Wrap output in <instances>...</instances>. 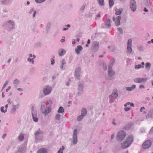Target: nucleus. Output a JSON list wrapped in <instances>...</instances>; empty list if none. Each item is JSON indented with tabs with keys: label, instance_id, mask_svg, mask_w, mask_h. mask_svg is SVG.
I'll return each instance as SVG.
<instances>
[{
	"label": "nucleus",
	"instance_id": "nucleus-1",
	"mask_svg": "<svg viewBox=\"0 0 153 153\" xmlns=\"http://www.w3.org/2000/svg\"><path fill=\"white\" fill-rule=\"evenodd\" d=\"M41 112L44 116H47L52 111V108L50 106H46L45 101H42L40 104Z\"/></svg>",
	"mask_w": 153,
	"mask_h": 153
},
{
	"label": "nucleus",
	"instance_id": "nucleus-2",
	"mask_svg": "<svg viewBox=\"0 0 153 153\" xmlns=\"http://www.w3.org/2000/svg\"><path fill=\"white\" fill-rule=\"evenodd\" d=\"M133 140V136L131 135H128L126 137L125 141L121 143V147L123 149L128 147L131 144Z\"/></svg>",
	"mask_w": 153,
	"mask_h": 153
},
{
	"label": "nucleus",
	"instance_id": "nucleus-3",
	"mask_svg": "<svg viewBox=\"0 0 153 153\" xmlns=\"http://www.w3.org/2000/svg\"><path fill=\"white\" fill-rule=\"evenodd\" d=\"M3 26L9 31H10L15 28V24L14 22L9 20L4 22Z\"/></svg>",
	"mask_w": 153,
	"mask_h": 153
},
{
	"label": "nucleus",
	"instance_id": "nucleus-4",
	"mask_svg": "<svg viewBox=\"0 0 153 153\" xmlns=\"http://www.w3.org/2000/svg\"><path fill=\"white\" fill-rule=\"evenodd\" d=\"M126 136V132L123 131H120L117 135V140L118 141H122Z\"/></svg>",
	"mask_w": 153,
	"mask_h": 153
},
{
	"label": "nucleus",
	"instance_id": "nucleus-5",
	"mask_svg": "<svg viewBox=\"0 0 153 153\" xmlns=\"http://www.w3.org/2000/svg\"><path fill=\"white\" fill-rule=\"evenodd\" d=\"M43 132L40 129H38L35 133V140L36 141L42 140V139Z\"/></svg>",
	"mask_w": 153,
	"mask_h": 153
},
{
	"label": "nucleus",
	"instance_id": "nucleus-6",
	"mask_svg": "<svg viewBox=\"0 0 153 153\" xmlns=\"http://www.w3.org/2000/svg\"><path fill=\"white\" fill-rule=\"evenodd\" d=\"M130 7L131 10L133 12H134L137 9V5L134 0H130Z\"/></svg>",
	"mask_w": 153,
	"mask_h": 153
},
{
	"label": "nucleus",
	"instance_id": "nucleus-7",
	"mask_svg": "<svg viewBox=\"0 0 153 153\" xmlns=\"http://www.w3.org/2000/svg\"><path fill=\"white\" fill-rule=\"evenodd\" d=\"M52 90V88L49 85H47L43 88V91L44 94L45 95H47L49 94L51 92Z\"/></svg>",
	"mask_w": 153,
	"mask_h": 153
},
{
	"label": "nucleus",
	"instance_id": "nucleus-8",
	"mask_svg": "<svg viewBox=\"0 0 153 153\" xmlns=\"http://www.w3.org/2000/svg\"><path fill=\"white\" fill-rule=\"evenodd\" d=\"M84 85L82 83H79L78 85V92L76 93V97H77L80 95L83 92Z\"/></svg>",
	"mask_w": 153,
	"mask_h": 153
},
{
	"label": "nucleus",
	"instance_id": "nucleus-9",
	"mask_svg": "<svg viewBox=\"0 0 153 153\" xmlns=\"http://www.w3.org/2000/svg\"><path fill=\"white\" fill-rule=\"evenodd\" d=\"M121 18L120 16H119L116 18L113 17L112 18V20L114 22L115 25L116 26H118L120 25V20Z\"/></svg>",
	"mask_w": 153,
	"mask_h": 153
},
{
	"label": "nucleus",
	"instance_id": "nucleus-10",
	"mask_svg": "<svg viewBox=\"0 0 153 153\" xmlns=\"http://www.w3.org/2000/svg\"><path fill=\"white\" fill-rule=\"evenodd\" d=\"M32 115L33 117V120L36 122L38 121V119L37 116V111L33 108H32Z\"/></svg>",
	"mask_w": 153,
	"mask_h": 153
},
{
	"label": "nucleus",
	"instance_id": "nucleus-11",
	"mask_svg": "<svg viewBox=\"0 0 153 153\" xmlns=\"http://www.w3.org/2000/svg\"><path fill=\"white\" fill-rule=\"evenodd\" d=\"M152 144V143L150 140L146 141L142 144V147L144 149L149 148Z\"/></svg>",
	"mask_w": 153,
	"mask_h": 153
},
{
	"label": "nucleus",
	"instance_id": "nucleus-12",
	"mask_svg": "<svg viewBox=\"0 0 153 153\" xmlns=\"http://www.w3.org/2000/svg\"><path fill=\"white\" fill-rule=\"evenodd\" d=\"M118 96V91L117 89H114L111 94L109 95L108 98L110 99H116Z\"/></svg>",
	"mask_w": 153,
	"mask_h": 153
},
{
	"label": "nucleus",
	"instance_id": "nucleus-13",
	"mask_svg": "<svg viewBox=\"0 0 153 153\" xmlns=\"http://www.w3.org/2000/svg\"><path fill=\"white\" fill-rule=\"evenodd\" d=\"M148 79V78H142L141 77H137L135 78L134 79V81L137 83H141L146 82Z\"/></svg>",
	"mask_w": 153,
	"mask_h": 153
},
{
	"label": "nucleus",
	"instance_id": "nucleus-14",
	"mask_svg": "<svg viewBox=\"0 0 153 153\" xmlns=\"http://www.w3.org/2000/svg\"><path fill=\"white\" fill-rule=\"evenodd\" d=\"M73 143L74 144H76L77 143V130L76 129H74L73 131Z\"/></svg>",
	"mask_w": 153,
	"mask_h": 153
},
{
	"label": "nucleus",
	"instance_id": "nucleus-15",
	"mask_svg": "<svg viewBox=\"0 0 153 153\" xmlns=\"http://www.w3.org/2000/svg\"><path fill=\"white\" fill-rule=\"evenodd\" d=\"M81 73V68L80 67H78L76 69L74 75L77 79H79Z\"/></svg>",
	"mask_w": 153,
	"mask_h": 153
},
{
	"label": "nucleus",
	"instance_id": "nucleus-16",
	"mask_svg": "<svg viewBox=\"0 0 153 153\" xmlns=\"http://www.w3.org/2000/svg\"><path fill=\"white\" fill-rule=\"evenodd\" d=\"M99 42L97 41H95L93 43L92 47L93 50L94 51H97L99 48Z\"/></svg>",
	"mask_w": 153,
	"mask_h": 153
},
{
	"label": "nucleus",
	"instance_id": "nucleus-17",
	"mask_svg": "<svg viewBox=\"0 0 153 153\" xmlns=\"http://www.w3.org/2000/svg\"><path fill=\"white\" fill-rule=\"evenodd\" d=\"M26 147L25 146H22L16 152V153H25L26 152Z\"/></svg>",
	"mask_w": 153,
	"mask_h": 153
},
{
	"label": "nucleus",
	"instance_id": "nucleus-18",
	"mask_svg": "<svg viewBox=\"0 0 153 153\" xmlns=\"http://www.w3.org/2000/svg\"><path fill=\"white\" fill-rule=\"evenodd\" d=\"M115 74V71H113L112 68H108V75L109 77H112Z\"/></svg>",
	"mask_w": 153,
	"mask_h": 153
},
{
	"label": "nucleus",
	"instance_id": "nucleus-19",
	"mask_svg": "<svg viewBox=\"0 0 153 153\" xmlns=\"http://www.w3.org/2000/svg\"><path fill=\"white\" fill-rule=\"evenodd\" d=\"M82 48L81 46L78 45L75 49V51L77 54H79L80 53V51H82Z\"/></svg>",
	"mask_w": 153,
	"mask_h": 153
},
{
	"label": "nucleus",
	"instance_id": "nucleus-20",
	"mask_svg": "<svg viewBox=\"0 0 153 153\" xmlns=\"http://www.w3.org/2000/svg\"><path fill=\"white\" fill-rule=\"evenodd\" d=\"M146 118L147 119L153 118V110L150 111L148 114L146 115Z\"/></svg>",
	"mask_w": 153,
	"mask_h": 153
},
{
	"label": "nucleus",
	"instance_id": "nucleus-21",
	"mask_svg": "<svg viewBox=\"0 0 153 153\" xmlns=\"http://www.w3.org/2000/svg\"><path fill=\"white\" fill-rule=\"evenodd\" d=\"M19 106V104H17L16 105H13L12 109L11 110V113H13L15 112L16 109H18Z\"/></svg>",
	"mask_w": 153,
	"mask_h": 153
},
{
	"label": "nucleus",
	"instance_id": "nucleus-22",
	"mask_svg": "<svg viewBox=\"0 0 153 153\" xmlns=\"http://www.w3.org/2000/svg\"><path fill=\"white\" fill-rule=\"evenodd\" d=\"M99 65L102 66V68L104 71L107 70V65L103 61L100 62L99 63Z\"/></svg>",
	"mask_w": 153,
	"mask_h": 153
},
{
	"label": "nucleus",
	"instance_id": "nucleus-23",
	"mask_svg": "<svg viewBox=\"0 0 153 153\" xmlns=\"http://www.w3.org/2000/svg\"><path fill=\"white\" fill-rule=\"evenodd\" d=\"M46 104H47L48 106H50L51 108H52V106L53 104V101L50 98H48L46 100Z\"/></svg>",
	"mask_w": 153,
	"mask_h": 153
},
{
	"label": "nucleus",
	"instance_id": "nucleus-24",
	"mask_svg": "<svg viewBox=\"0 0 153 153\" xmlns=\"http://www.w3.org/2000/svg\"><path fill=\"white\" fill-rule=\"evenodd\" d=\"M61 65L60 66V68L61 70H63L65 69V68L63 67V66L66 64V62L64 59H62L61 61Z\"/></svg>",
	"mask_w": 153,
	"mask_h": 153
},
{
	"label": "nucleus",
	"instance_id": "nucleus-25",
	"mask_svg": "<svg viewBox=\"0 0 153 153\" xmlns=\"http://www.w3.org/2000/svg\"><path fill=\"white\" fill-rule=\"evenodd\" d=\"M66 53L65 51L63 49H60L58 52V53L59 56L63 55Z\"/></svg>",
	"mask_w": 153,
	"mask_h": 153
},
{
	"label": "nucleus",
	"instance_id": "nucleus-26",
	"mask_svg": "<svg viewBox=\"0 0 153 153\" xmlns=\"http://www.w3.org/2000/svg\"><path fill=\"white\" fill-rule=\"evenodd\" d=\"M136 85H133L131 87H126V89L129 91H131L133 90L136 88Z\"/></svg>",
	"mask_w": 153,
	"mask_h": 153
},
{
	"label": "nucleus",
	"instance_id": "nucleus-27",
	"mask_svg": "<svg viewBox=\"0 0 153 153\" xmlns=\"http://www.w3.org/2000/svg\"><path fill=\"white\" fill-rule=\"evenodd\" d=\"M47 149L45 148H41L38 150L37 153H47Z\"/></svg>",
	"mask_w": 153,
	"mask_h": 153
},
{
	"label": "nucleus",
	"instance_id": "nucleus-28",
	"mask_svg": "<svg viewBox=\"0 0 153 153\" xmlns=\"http://www.w3.org/2000/svg\"><path fill=\"white\" fill-rule=\"evenodd\" d=\"M20 83L19 80L17 79H14L13 81V83L14 85V86L15 87H16Z\"/></svg>",
	"mask_w": 153,
	"mask_h": 153
},
{
	"label": "nucleus",
	"instance_id": "nucleus-29",
	"mask_svg": "<svg viewBox=\"0 0 153 153\" xmlns=\"http://www.w3.org/2000/svg\"><path fill=\"white\" fill-rule=\"evenodd\" d=\"M100 6L103 7L105 5L104 0H97Z\"/></svg>",
	"mask_w": 153,
	"mask_h": 153
},
{
	"label": "nucleus",
	"instance_id": "nucleus-30",
	"mask_svg": "<svg viewBox=\"0 0 153 153\" xmlns=\"http://www.w3.org/2000/svg\"><path fill=\"white\" fill-rule=\"evenodd\" d=\"M115 59H111L108 65V68H112V67L115 62Z\"/></svg>",
	"mask_w": 153,
	"mask_h": 153
},
{
	"label": "nucleus",
	"instance_id": "nucleus-31",
	"mask_svg": "<svg viewBox=\"0 0 153 153\" xmlns=\"http://www.w3.org/2000/svg\"><path fill=\"white\" fill-rule=\"evenodd\" d=\"M87 114V111L86 109L85 108H83L81 111V115H82L83 116L85 117Z\"/></svg>",
	"mask_w": 153,
	"mask_h": 153
},
{
	"label": "nucleus",
	"instance_id": "nucleus-32",
	"mask_svg": "<svg viewBox=\"0 0 153 153\" xmlns=\"http://www.w3.org/2000/svg\"><path fill=\"white\" fill-rule=\"evenodd\" d=\"M151 66V64L150 62H147L146 64V69H147L148 71H149L150 70Z\"/></svg>",
	"mask_w": 153,
	"mask_h": 153
},
{
	"label": "nucleus",
	"instance_id": "nucleus-33",
	"mask_svg": "<svg viewBox=\"0 0 153 153\" xmlns=\"http://www.w3.org/2000/svg\"><path fill=\"white\" fill-rule=\"evenodd\" d=\"M111 21V20L109 19H107L105 21V25L108 26L109 27H111V24L110 22Z\"/></svg>",
	"mask_w": 153,
	"mask_h": 153
},
{
	"label": "nucleus",
	"instance_id": "nucleus-34",
	"mask_svg": "<svg viewBox=\"0 0 153 153\" xmlns=\"http://www.w3.org/2000/svg\"><path fill=\"white\" fill-rule=\"evenodd\" d=\"M137 49L140 52H143L144 50V47L142 45L138 46L137 47Z\"/></svg>",
	"mask_w": 153,
	"mask_h": 153
},
{
	"label": "nucleus",
	"instance_id": "nucleus-35",
	"mask_svg": "<svg viewBox=\"0 0 153 153\" xmlns=\"http://www.w3.org/2000/svg\"><path fill=\"white\" fill-rule=\"evenodd\" d=\"M64 109L62 107H60L58 110V112L59 113L62 114L64 112Z\"/></svg>",
	"mask_w": 153,
	"mask_h": 153
},
{
	"label": "nucleus",
	"instance_id": "nucleus-36",
	"mask_svg": "<svg viewBox=\"0 0 153 153\" xmlns=\"http://www.w3.org/2000/svg\"><path fill=\"white\" fill-rule=\"evenodd\" d=\"M24 139V137L23 134L22 133H21L18 136V139L20 141H22Z\"/></svg>",
	"mask_w": 153,
	"mask_h": 153
},
{
	"label": "nucleus",
	"instance_id": "nucleus-37",
	"mask_svg": "<svg viewBox=\"0 0 153 153\" xmlns=\"http://www.w3.org/2000/svg\"><path fill=\"white\" fill-rule=\"evenodd\" d=\"M109 4L110 8H111L114 5V2L113 0H109Z\"/></svg>",
	"mask_w": 153,
	"mask_h": 153
},
{
	"label": "nucleus",
	"instance_id": "nucleus-38",
	"mask_svg": "<svg viewBox=\"0 0 153 153\" xmlns=\"http://www.w3.org/2000/svg\"><path fill=\"white\" fill-rule=\"evenodd\" d=\"M82 115H80L77 118V120L78 121H80L84 117Z\"/></svg>",
	"mask_w": 153,
	"mask_h": 153
},
{
	"label": "nucleus",
	"instance_id": "nucleus-39",
	"mask_svg": "<svg viewBox=\"0 0 153 153\" xmlns=\"http://www.w3.org/2000/svg\"><path fill=\"white\" fill-rule=\"evenodd\" d=\"M65 149V147L64 146H62L59 149L57 152V153H63V151Z\"/></svg>",
	"mask_w": 153,
	"mask_h": 153
},
{
	"label": "nucleus",
	"instance_id": "nucleus-40",
	"mask_svg": "<svg viewBox=\"0 0 153 153\" xmlns=\"http://www.w3.org/2000/svg\"><path fill=\"white\" fill-rule=\"evenodd\" d=\"M115 11L116 13L115 14L116 15H120L122 13V11L119 10V9H116Z\"/></svg>",
	"mask_w": 153,
	"mask_h": 153
},
{
	"label": "nucleus",
	"instance_id": "nucleus-41",
	"mask_svg": "<svg viewBox=\"0 0 153 153\" xmlns=\"http://www.w3.org/2000/svg\"><path fill=\"white\" fill-rule=\"evenodd\" d=\"M127 50L128 53H131L132 52V51L131 48V46H127Z\"/></svg>",
	"mask_w": 153,
	"mask_h": 153
},
{
	"label": "nucleus",
	"instance_id": "nucleus-42",
	"mask_svg": "<svg viewBox=\"0 0 153 153\" xmlns=\"http://www.w3.org/2000/svg\"><path fill=\"white\" fill-rule=\"evenodd\" d=\"M1 2L4 4H6L9 2V0H2Z\"/></svg>",
	"mask_w": 153,
	"mask_h": 153
},
{
	"label": "nucleus",
	"instance_id": "nucleus-43",
	"mask_svg": "<svg viewBox=\"0 0 153 153\" xmlns=\"http://www.w3.org/2000/svg\"><path fill=\"white\" fill-rule=\"evenodd\" d=\"M132 44V40L131 39H129L128 40L127 42V46H131Z\"/></svg>",
	"mask_w": 153,
	"mask_h": 153
},
{
	"label": "nucleus",
	"instance_id": "nucleus-44",
	"mask_svg": "<svg viewBox=\"0 0 153 153\" xmlns=\"http://www.w3.org/2000/svg\"><path fill=\"white\" fill-rule=\"evenodd\" d=\"M144 68V66H141V65L140 64H139L137 65H135L134 67V68L135 69H140L141 68Z\"/></svg>",
	"mask_w": 153,
	"mask_h": 153
},
{
	"label": "nucleus",
	"instance_id": "nucleus-45",
	"mask_svg": "<svg viewBox=\"0 0 153 153\" xmlns=\"http://www.w3.org/2000/svg\"><path fill=\"white\" fill-rule=\"evenodd\" d=\"M61 118V115L59 114H56L55 116V119L56 120H59Z\"/></svg>",
	"mask_w": 153,
	"mask_h": 153
},
{
	"label": "nucleus",
	"instance_id": "nucleus-46",
	"mask_svg": "<svg viewBox=\"0 0 153 153\" xmlns=\"http://www.w3.org/2000/svg\"><path fill=\"white\" fill-rule=\"evenodd\" d=\"M8 83L9 81L8 80H7L5 82L2 87V90H3L5 88V87L8 85Z\"/></svg>",
	"mask_w": 153,
	"mask_h": 153
},
{
	"label": "nucleus",
	"instance_id": "nucleus-47",
	"mask_svg": "<svg viewBox=\"0 0 153 153\" xmlns=\"http://www.w3.org/2000/svg\"><path fill=\"white\" fill-rule=\"evenodd\" d=\"M27 60L29 62H31L33 64L34 63V61L33 60V59H31L30 57H29L27 59Z\"/></svg>",
	"mask_w": 153,
	"mask_h": 153
},
{
	"label": "nucleus",
	"instance_id": "nucleus-48",
	"mask_svg": "<svg viewBox=\"0 0 153 153\" xmlns=\"http://www.w3.org/2000/svg\"><path fill=\"white\" fill-rule=\"evenodd\" d=\"M46 0H35L36 2L37 3H40L44 2Z\"/></svg>",
	"mask_w": 153,
	"mask_h": 153
},
{
	"label": "nucleus",
	"instance_id": "nucleus-49",
	"mask_svg": "<svg viewBox=\"0 0 153 153\" xmlns=\"http://www.w3.org/2000/svg\"><path fill=\"white\" fill-rule=\"evenodd\" d=\"M85 5L84 4H83V5L80 8V10L81 11L83 12L84 11V10L85 8Z\"/></svg>",
	"mask_w": 153,
	"mask_h": 153
},
{
	"label": "nucleus",
	"instance_id": "nucleus-50",
	"mask_svg": "<svg viewBox=\"0 0 153 153\" xmlns=\"http://www.w3.org/2000/svg\"><path fill=\"white\" fill-rule=\"evenodd\" d=\"M51 24L50 23H48L47 25V27L46 29L48 30H49L51 27Z\"/></svg>",
	"mask_w": 153,
	"mask_h": 153
},
{
	"label": "nucleus",
	"instance_id": "nucleus-51",
	"mask_svg": "<svg viewBox=\"0 0 153 153\" xmlns=\"http://www.w3.org/2000/svg\"><path fill=\"white\" fill-rule=\"evenodd\" d=\"M4 107L2 106V107H1V112H3L4 113H5L7 112V110L5 109V110H4Z\"/></svg>",
	"mask_w": 153,
	"mask_h": 153
},
{
	"label": "nucleus",
	"instance_id": "nucleus-52",
	"mask_svg": "<svg viewBox=\"0 0 153 153\" xmlns=\"http://www.w3.org/2000/svg\"><path fill=\"white\" fill-rule=\"evenodd\" d=\"M51 64L52 65H53L55 63V61L54 59L53 58H53H51Z\"/></svg>",
	"mask_w": 153,
	"mask_h": 153
},
{
	"label": "nucleus",
	"instance_id": "nucleus-53",
	"mask_svg": "<svg viewBox=\"0 0 153 153\" xmlns=\"http://www.w3.org/2000/svg\"><path fill=\"white\" fill-rule=\"evenodd\" d=\"M111 48L112 49L111 50V52L114 51L115 50V47L114 46H111V47L110 46H108V48L109 49L110 48H111Z\"/></svg>",
	"mask_w": 153,
	"mask_h": 153
},
{
	"label": "nucleus",
	"instance_id": "nucleus-54",
	"mask_svg": "<svg viewBox=\"0 0 153 153\" xmlns=\"http://www.w3.org/2000/svg\"><path fill=\"white\" fill-rule=\"evenodd\" d=\"M118 30L120 32L121 34H123V32L122 29L121 28H117Z\"/></svg>",
	"mask_w": 153,
	"mask_h": 153
},
{
	"label": "nucleus",
	"instance_id": "nucleus-55",
	"mask_svg": "<svg viewBox=\"0 0 153 153\" xmlns=\"http://www.w3.org/2000/svg\"><path fill=\"white\" fill-rule=\"evenodd\" d=\"M7 102L9 104H11L12 102V101H11L10 99H8L7 100Z\"/></svg>",
	"mask_w": 153,
	"mask_h": 153
},
{
	"label": "nucleus",
	"instance_id": "nucleus-56",
	"mask_svg": "<svg viewBox=\"0 0 153 153\" xmlns=\"http://www.w3.org/2000/svg\"><path fill=\"white\" fill-rule=\"evenodd\" d=\"M150 134H153V127L149 131Z\"/></svg>",
	"mask_w": 153,
	"mask_h": 153
},
{
	"label": "nucleus",
	"instance_id": "nucleus-57",
	"mask_svg": "<svg viewBox=\"0 0 153 153\" xmlns=\"http://www.w3.org/2000/svg\"><path fill=\"white\" fill-rule=\"evenodd\" d=\"M7 136V134H3L2 136V138L3 139H4Z\"/></svg>",
	"mask_w": 153,
	"mask_h": 153
},
{
	"label": "nucleus",
	"instance_id": "nucleus-58",
	"mask_svg": "<svg viewBox=\"0 0 153 153\" xmlns=\"http://www.w3.org/2000/svg\"><path fill=\"white\" fill-rule=\"evenodd\" d=\"M34 8H32L30 10L29 12V13L30 14H32V13L34 11Z\"/></svg>",
	"mask_w": 153,
	"mask_h": 153
},
{
	"label": "nucleus",
	"instance_id": "nucleus-59",
	"mask_svg": "<svg viewBox=\"0 0 153 153\" xmlns=\"http://www.w3.org/2000/svg\"><path fill=\"white\" fill-rule=\"evenodd\" d=\"M130 109V108L126 107L124 108V110L126 111H128Z\"/></svg>",
	"mask_w": 153,
	"mask_h": 153
},
{
	"label": "nucleus",
	"instance_id": "nucleus-60",
	"mask_svg": "<svg viewBox=\"0 0 153 153\" xmlns=\"http://www.w3.org/2000/svg\"><path fill=\"white\" fill-rule=\"evenodd\" d=\"M139 88L140 89L142 88H145V87L143 85H141L140 86Z\"/></svg>",
	"mask_w": 153,
	"mask_h": 153
},
{
	"label": "nucleus",
	"instance_id": "nucleus-61",
	"mask_svg": "<svg viewBox=\"0 0 153 153\" xmlns=\"http://www.w3.org/2000/svg\"><path fill=\"white\" fill-rule=\"evenodd\" d=\"M145 108L144 107H142L140 109V112H142L143 110H144Z\"/></svg>",
	"mask_w": 153,
	"mask_h": 153
},
{
	"label": "nucleus",
	"instance_id": "nucleus-62",
	"mask_svg": "<svg viewBox=\"0 0 153 153\" xmlns=\"http://www.w3.org/2000/svg\"><path fill=\"white\" fill-rule=\"evenodd\" d=\"M17 90L19 91H23V89L21 88H17Z\"/></svg>",
	"mask_w": 153,
	"mask_h": 153
},
{
	"label": "nucleus",
	"instance_id": "nucleus-63",
	"mask_svg": "<svg viewBox=\"0 0 153 153\" xmlns=\"http://www.w3.org/2000/svg\"><path fill=\"white\" fill-rule=\"evenodd\" d=\"M11 88V87L10 86H9L8 87V88L6 89V91L7 92L9 90H10Z\"/></svg>",
	"mask_w": 153,
	"mask_h": 153
},
{
	"label": "nucleus",
	"instance_id": "nucleus-64",
	"mask_svg": "<svg viewBox=\"0 0 153 153\" xmlns=\"http://www.w3.org/2000/svg\"><path fill=\"white\" fill-rule=\"evenodd\" d=\"M150 98L149 97H146V98L145 100L146 101H149L150 100Z\"/></svg>",
	"mask_w": 153,
	"mask_h": 153
}]
</instances>
